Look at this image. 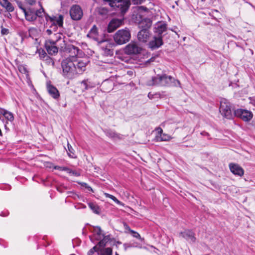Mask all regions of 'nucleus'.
I'll use <instances>...</instances> for the list:
<instances>
[{"label":"nucleus","mask_w":255,"mask_h":255,"mask_svg":"<svg viewBox=\"0 0 255 255\" xmlns=\"http://www.w3.org/2000/svg\"><path fill=\"white\" fill-rule=\"evenodd\" d=\"M147 85H160L162 86H180V82L170 76H167L166 74L162 75H158L156 77L152 78V80L147 83Z\"/></svg>","instance_id":"nucleus-1"},{"label":"nucleus","mask_w":255,"mask_h":255,"mask_svg":"<svg viewBox=\"0 0 255 255\" xmlns=\"http://www.w3.org/2000/svg\"><path fill=\"white\" fill-rule=\"evenodd\" d=\"M62 75L68 79H73L76 76V72L73 55L64 59L61 62Z\"/></svg>","instance_id":"nucleus-2"},{"label":"nucleus","mask_w":255,"mask_h":255,"mask_svg":"<svg viewBox=\"0 0 255 255\" xmlns=\"http://www.w3.org/2000/svg\"><path fill=\"white\" fill-rule=\"evenodd\" d=\"M67 49L69 50V52L73 53V60L74 61L76 75L81 74L86 70L88 61L86 60H76V56L81 52V50L77 47L71 45L68 46Z\"/></svg>","instance_id":"nucleus-3"},{"label":"nucleus","mask_w":255,"mask_h":255,"mask_svg":"<svg viewBox=\"0 0 255 255\" xmlns=\"http://www.w3.org/2000/svg\"><path fill=\"white\" fill-rule=\"evenodd\" d=\"M39 5L41 8L39 9L35 10L33 8H29L27 9H23V12L24 13L25 18L26 20L32 22L35 21L37 17H42L44 13V9L42 7L40 2Z\"/></svg>","instance_id":"nucleus-4"},{"label":"nucleus","mask_w":255,"mask_h":255,"mask_svg":"<svg viewBox=\"0 0 255 255\" xmlns=\"http://www.w3.org/2000/svg\"><path fill=\"white\" fill-rule=\"evenodd\" d=\"M130 33L128 29L119 30L114 35V39L116 43L122 45L128 42L130 39Z\"/></svg>","instance_id":"nucleus-5"},{"label":"nucleus","mask_w":255,"mask_h":255,"mask_svg":"<svg viewBox=\"0 0 255 255\" xmlns=\"http://www.w3.org/2000/svg\"><path fill=\"white\" fill-rule=\"evenodd\" d=\"M143 50L141 43L136 41H131L124 49V53L127 55H134L140 53Z\"/></svg>","instance_id":"nucleus-6"},{"label":"nucleus","mask_w":255,"mask_h":255,"mask_svg":"<svg viewBox=\"0 0 255 255\" xmlns=\"http://www.w3.org/2000/svg\"><path fill=\"white\" fill-rule=\"evenodd\" d=\"M231 108V105L227 99H222L220 102V112L223 116L228 119H232L234 114L232 113Z\"/></svg>","instance_id":"nucleus-7"},{"label":"nucleus","mask_w":255,"mask_h":255,"mask_svg":"<svg viewBox=\"0 0 255 255\" xmlns=\"http://www.w3.org/2000/svg\"><path fill=\"white\" fill-rule=\"evenodd\" d=\"M109 2L111 7H117L122 13L126 12L128 9L130 5V0H104Z\"/></svg>","instance_id":"nucleus-8"},{"label":"nucleus","mask_w":255,"mask_h":255,"mask_svg":"<svg viewBox=\"0 0 255 255\" xmlns=\"http://www.w3.org/2000/svg\"><path fill=\"white\" fill-rule=\"evenodd\" d=\"M103 54L106 56H112L113 55V48L115 44L113 42L108 40L99 41Z\"/></svg>","instance_id":"nucleus-9"},{"label":"nucleus","mask_w":255,"mask_h":255,"mask_svg":"<svg viewBox=\"0 0 255 255\" xmlns=\"http://www.w3.org/2000/svg\"><path fill=\"white\" fill-rule=\"evenodd\" d=\"M69 13L71 19L76 21L80 20L83 15L81 7L77 4L73 5L71 7Z\"/></svg>","instance_id":"nucleus-10"},{"label":"nucleus","mask_w":255,"mask_h":255,"mask_svg":"<svg viewBox=\"0 0 255 255\" xmlns=\"http://www.w3.org/2000/svg\"><path fill=\"white\" fill-rule=\"evenodd\" d=\"M234 115L246 122L250 121L253 118V114L251 112L241 109L235 110Z\"/></svg>","instance_id":"nucleus-11"},{"label":"nucleus","mask_w":255,"mask_h":255,"mask_svg":"<svg viewBox=\"0 0 255 255\" xmlns=\"http://www.w3.org/2000/svg\"><path fill=\"white\" fill-rule=\"evenodd\" d=\"M162 38L161 36L158 37L154 36L148 43V46L152 50L158 48L163 44Z\"/></svg>","instance_id":"nucleus-12"},{"label":"nucleus","mask_w":255,"mask_h":255,"mask_svg":"<svg viewBox=\"0 0 255 255\" xmlns=\"http://www.w3.org/2000/svg\"><path fill=\"white\" fill-rule=\"evenodd\" d=\"M167 29V24L163 21H158L157 22L154 27V31L158 35H161L164 32H165Z\"/></svg>","instance_id":"nucleus-13"},{"label":"nucleus","mask_w":255,"mask_h":255,"mask_svg":"<svg viewBox=\"0 0 255 255\" xmlns=\"http://www.w3.org/2000/svg\"><path fill=\"white\" fill-rule=\"evenodd\" d=\"M135 10L134 11V14L133 16H135V22L138 23H140L143 21V18L142 13L143 11V6H137L135 7Z\"/></svg>","instance_id":"nucleus-14"},{"label":"nucleus","mask_w":255,"mask_h":255,"mask_svg":"<svg viewBox=\"0 0 255 255\" xmlns=\"http://www.w3.org/2000/svg\"><path fill=\"white\" fill-rule=\"evenodd\" d=\"M47 90L48 94L53 99L57 100L60 97V93L57 89L50 83L47 84Z\"/></svg>","instance_id":"nucleus-15"},{"label":"nucleus","mask_w":255,"mask_h":255,"mask_svg":"<svg viewBox=\"0 0 255 255\" xmlns=\"http://www.w3.org/2000/svg\"><path fill=\"white\" fill-rule=\"evenodd\" d=\"M122 23V20L119 19H113L109 23L107 31L111 33L118 28Z\"/></svg>","instance_id":"nucleus-16"},{"label":"nucleus","mask_w":255,"mask_h":255,"mask_svg":"<svg viewBox=\"0 0 255 255\" xmlns=\"http://www.w3.org/2000/svg\"><path fill=\"white\" fill-rule=\"evenodd\" d=\"M231 171L235 175L242 176L244 174L243 169L239 165L234 163L229 164Z\"/></svg>","instance_id":"nucleus-17"},{"label":"nucleus","mask_w":255,"mask_h":255,"mask_svg":"<svg viewBox=\"0 0 255 255\" xmlns=\"http://www.w3.org/2000/svg\"><path fill=\"white\" fill-rule=\"evenodd\" d=\"M181 236L185 238L190 243H193L196 241V238L194 233L190 230H186L183 232L180 233Z\"/></svg>","instance_id":"nucleus-18"},{"label":"nucleus","mask_w":255,"mask_h":255,"mask_svg":"<svg viewBox=\"0 0 255 255\" xmlns=\"http://www.w3.org/2000/svg\"><path fill=\"white\" fill-rule=\"evenodd\" d=\"M156 130L158 132L157 138L158 140L160 141H168L172 138L171 136L167 134L162 133V129L160 128H156Z\"/></svg>","instance_id":"nucleus-19"},{"label":"nucleus","mask_w":255,"mask_h":255,"mask_svg":"<svg viewBox=\"0 0 255 255\" xmlns=\"http://www.w3.org/2000/svg\"><path fill=\"white\" fill-rule=\"evenodd\" d=\"M87 36V37L99 42L98 28L95 25L93 26Z\"/></svg>","instance_id":"nucleus-20"},{"label":"nucleus","mask_w":255,"mask_h":255,"mask_svg":"<svg viewBox=\"0 0 255 255\" xmlns=\"http://www.w3.org/2000/svg\"><path fill=\"white\" fill-rule=\"evenodd\" d=\"M0 4L8 12H12L14 8L8 0H0Z\"/></svg>","instance_id":"nucleus-21"},{"label":"nucleus","mask_w":255,"mask_h":255,"mask_svg":"<svg viewBox=\"0 0 255 255\" xmlns=\"http://www.w3.org/2000/svg\"><path fill=\"white\" fill-rule=\"evenodd\" d=\"M92 232L93 233V237L96 240L99 241L102 239V236H104L102 233V231L99 227H94Z\"/></svg>","instance_id":"nucleus-22"},{"label":"nucleus","mask_w":255,"mask_h":255,"mask_svg":"<svg viewBox=\"0 0 255 255\" xmlns=\"http://www.w3.org/2000/svg\"><path fill=\"white\" fill-rule=\"evenodd\" d=\"M0 113L4 116L5 119L10 122H12L14 120V116L12 113L1 109Z\"/></svg>","instance_id":"nucleus-23"},{"label":"nucleus","mask_w":255,"mask_h":255,"mask_svg":"<svg viewBox=\"0 0 255 255\" xmlns=\"http://www.w3.org/2000/svg\"><path fill=\"white\" fill-rule=\"evenodd\" d=\"M63 18L64 17L62 15L60 14L58 16L57 18L55 20V26L53 27V29L55 31L57 29V26L62 27L63 24Z\"/></svg>","instance_id":"nucleus-24"},{"label":"nucleus","mask_w":255,"mask_h":255,"mask_svg":"<svg viewBox=\"0 0 255 255\" xmlns=\"http://www.w3.org/2000/svg\"><path fill=\"white\" fill-rule=\"evenodd\" d=\"M102 237H103V239H101L98 244V246H99V247H104L110 240V237L109 235H104Z\"/></svg>","instance_id":"nucleus-25"},{"label":"nucleus","mask_w":255,"mask_h":255,"mask_svg":"<svg viewBox=\"0 0 255 255\" xmlns=\"http://www.w3.org/2000/svg\"><path fill=\"white\" fill-rule=\"evenodd\" d=\"M81 86L83 91L87 90L88 89L94 87L88 80H84L82 81L81 83Z\"/></svg>","instance_id":"nucleus-26"},{"label":"nucleus","mask_w":255,"mask_h":255,"mask_svg":"<svg viewBox=\"0 0 255 255\" xmlns=\"http://www.w3.org/2000/svg\"><path fill=\"white\" fill-rule=\"evenodd\" d=\"M45 47L48 53L50 55L56 54L58 51V48L56 46H46Z\"/></svg>","instance_id":"nucleus-27"},{"label":"nucleus","mask_w":255,"mask_h":255,"mask_svg":"<svg viewBox=\"0 0 255 255\" xmlns=\"http://www.w3.org/2000/svg\"><path fill=\"white\" fill-rule=\"evenodd\" d=\"M88 206L94 213L97 214H100L101 210L98 205L93 202H90L88 203Z\"/></svg>","instance_id":"nucleus-28"},{"label":"nucleus","mask_w":255,"mask_h":255,"mask_svg":"<svg viewBox=\"0 0 255 255\" xmlns=\"http://www.w3.org/2000/svg\"><path fill=\"white\" fill-rule=\"evenodd\" d=\"M106 135L108 137H109L110 138H114V139H116V138L120 139L121 138V134L116 132L115 131H113V130H108L107 131Z\"/></svg>","instance_id":"nucleus-29"},{"label":"nucleus","mask_w":255,"mask_h":255,"mask_svg":"<svg viewBox=\"0 0 255 255\" xmlns=\"http://www.w3.org/2000/svg\"><path fill=\"white\" fill-rule=\"evenodd\" d=\"M67 147H68V150H67V151L68 156L72 158L75 157L76 156H75V154L74 153L75 151H74V149L72 148L71 145L68 142L67 143Z\"/></svg>","instance_id":"nucleus-30"},{"label":"nucleus","mask_w":255,"mask_h":255,"mask_svg":"<svg viewBox=\"0 0 255 255\" xmlns=\"http://www.w3.org/2000/svg\"><path fill=\"white\" fill-rule=\"evenodd\" d=\"M134 41L137 42L138 43H141L142 46L143 44V30L141 29L137 34V39Z\"/></svg>","instance_id":"nucleus-31"},{"label":"nucleus","mask_w":255,"mask_h":255,"mask_svg":"<svg viewBox=\"0 0 255 255\" xmlns=\"http://www.w3.org/2000/svg\"><path fill=\"white\" fill-rule=\"evenodd\" d=\"M58 16H50L49 15H47L46 16V20L48 21V20L51 23V25L50 26V28L53 27V26H55V20L57 18Z\"/></svg>","instance_id":"nucleus-32"},{"label":"nucleus","mask_w":255,"mask_h":255,"mask_svg":"<svg viewBox=\"0 0 255 255\" xmlns=\"http://www.w3.org/2000/svg\"><path fill=\"white\" fill-rule=\"evenodd\" d=\"M151 25L152 20L150 18L144 19V35L147 36L145 34L146 32V29L150 27Z\"/></svg>","instance_id":"nucleus-33"},{"label":"nucleus","mask_w":255,"mask_h":255,"mask_svg":"<svg viewBox=\"0 0 255 255\" xmlns=\"http://www.w3.org/2000/svg\"><path fill=\"white\" fill-rule=\"evenodd\" d=\"M112 249L111 248H107L101 251L100 255H112Z\"/></svg>","instance_id":"nucleus-34"},{"label":"nucleus","mask_w":255,"mask_h":255,"mask_svg":"<svg viewBox=\"0 0 255 255\" xmlns=\"http://www.w3.org/2000/svg\"><path fill=\"white\" fill-rule=\"evenodd\" d=\"M37 52L39 54V57L41 59L43 60L44 58H45L47 54L46 52L44 50V49L42 48H40L37 50Z\"/></svg>","instance_id":"nucleus-35"},{"label":"nucleus","mask_w":255,"mask_h":255,"mask_svg":"<svg viewBox=\"0 0 255 255\" xmlns=\"http://www.w3.org/2000/svg\"><path fill=\"white\" fill-rule=\"evenodd\" d=\"M43 60L45 61V62L48 65H52L53 66L54 65V61L53 59L48 55L44 58Z\"/></svg>","instance_id":"nucleus-36"},{"label":"nucleus","mask_w":255,"mask_h":255,"mask_svg":"<svg viewBox=\"0 0 255 255\" xmlns=\"http://www.w3.org/2000/svg\"><path fill=\"white\" fill-rule=\"evenodd\" d=\"M105 195L106 196V197H108V198L111 199L115 202L118 203V204H121V202L120 201H119L114 196L111 195L110 194H108V193H105Z\"/></svg>","instance_id":"nucleus-37"},{"label":"nucleus","mask_w":255,"mask_h":255,"mask_svg":"<svg viewBox=\"0 0 255 255\" xmlns=\"http://www.w3.org/2000/svg\"><path fill=\"white\" fill-rule=\"evenodd\" d=\"M108 10L105 7H101L98 9V13L102 15H106L108 14Z\"/></svg>","instance_id":"nucleus-38"},{"label":"nucleus","mask_w":255,"mask_h":255,"mask_svg":"<svg viewBox=\"0 0 255 255\" xmlns=\"http://www.w3.org/2000/svg\"><path fill=\"white\" fill-rule=\"evenodd\" d=\"M56 41L54 39H49L46 40L45 43V46H55Z\"/></svg>","instance_id":"nucleus-39"},{"label":"nucleus","mask_w":255,"mask_h":255,"mask_svg":"<svg viewBox=\"0 0 255 255\" xmlns=\"http://www.w3.org/2000/svg\"><path fill=\"white\" fill-rule=\"evenodd\" d=\"M99 251V247L97 246H95L88 252V255H92L95 252H98Z\"/></svg>","instance_id":"nucleus-40"},{"label":"nucleus","mask_w":255,"mask_h":255,"mask_svg":"<svg viewBox=\"0 0 255 255\" xmlns=\"http://www.w3.org/2000/svg\"><path fill=\"white\" fill-rule=\"evenodd\" d=\"M54 40L56 42H58L59 40L62 39V37L63 36V34L61 33H57L54 34Z\"/></svg>","instance_id":"nucleus-41"},{"label":"nucleus","mask_w":255,"mask_h":255,"mask_svg":"<svg viewBox=\"0 0 255 255\" xmlns=\"http://www.w3.org/2000/svg\"><path fill=\"white\" fill-rule=\"evenodd\" d=\"M18 69L19 71L22 73L26 74V73H27V70L26 68L23 66H19Z\"/></svg>","instance_id":"nucleus-42"},{"label":"nucleus","mask_w":255,"mask_h":255,"mask_svg":"<svg viewBox=\"0 0 255 255\" xmlns=\"http://www.w3.org/2000/svg\"><path fill=\"white\" fill-rule=\"evenodd\" d=\"M9 33V30L1 26V33L2 35H7Z\"/></svg>","instance_id":"nucleus-43"},{"label":"nucleus","mask_w":255,"mask_h":255,"mask_svg":"<svg viewBox=\"0 0 255 255\" xmlns=\"http://www.w3.org/2000/svg\"><path fill=\"white\" fill-rule=\"evenodd\" d=\"M54 169L59 170L60 171H67L68 169L65 167H61L59 166H55Z\"/></svg>","instance_id":"nucleus-44"},{"label":"nucleus","mask_w":255,"mask_h":255,"mask_svg":"<svg viewBox=\"0 0 255 255\" xmlns=\"http://www.w3.org/2000/svg\"><path fill=\"white\" fill-rule=\"evenodd\" d=\"M123 225H124V229H125V230L126 231L129 232L131 233V231H132V230L130 229L129 227L126 223L124 222Z\"/></svg>","instance_id":"nucleus-45"},{"label":"nucleus","mask_w":255,"mask_h":255,"mask_svg":"<svg viewBox=\"0 0 255 255\" xmlns=\"http://www.w3.org/2000/svg\"><path fill=\"white\" fill-rule=\"evenodd\" d=\"M81 185L83 187H85L86 188H87L89 191H93V190L92 188L89 186L87 183H82Z\"/></svg>","instance_id":"nucleus-46"},{"label":"nucleus","mask_w":255,"mask_h":255,"mask_svg":"<svg viewBox=\"0 0 255 255\" xmlns=\"http://www.w3.org/2000/svg\"><path fill=\"white\" fill-rule=\"evenodd\" d=\"M131 233L132 234V236L136 238H139L140 237L139 234L136 232L131 231Z\"/></svg>","instance_id":"nucleus-47"},{"label":"nucleus","mask_w":255,"mask_h":255,"mask_svg":"<svg viewBox=\"0 0 255 255\" xmlns=\"http://www.w3.org/2000/svg\"><path fill=\"white\" fill-rule=\"evenodd\" d=\"M26 2L29 5H33L36 3V0H25Z\"/></svg>","instance_id":"nucleus-48"},{"label":"nucleus","mask_w":255,"mask_h":255,"mask_svg":"<svg viewBox=\"0 0 255 255\" xmlns=\"http://www.w3.org/2000/svg\"><path fill=\"white\" fill-rule=\"evenodd\" d=\"M134 4H138L141 3L142 0H131Z\"/></svg>","instance_id":"nucleus-49"},{"label":"nucleus","mask_w":255,"mask_h":255,"mask_svg":"<svg viewBox=\"0 0 255 255\" xmlns=\"http://www.w3.org/2000/svg\"><path fill=\"white\" fill-rule=\"evenodd\" d=\"M154 59L153 58H151L150 59L147 60L145 63H144V65H146V64L149 63L150 62L153 61Z\"/></svg>","instance_id":"nucleus-50"},{"label":"nucleus","mask_w":255,"mask_h":255,"mask_svg":"<svg viewBox=\"0 0 255 255\" xmlns=\"http://www.w3.org/2000/svg\"><path fill=\"white\" fill-rule=\"evenodd\" d=\"M154 96H157V94H155V95H154L153 94H152L151 93H149L148 95V97L149 99L153 98Z\"/></svg>","instance_id":"nucleus-51"},{"label":"nucleus","mask_w":255,"mask_h":255,"mask_svg":"<svg viewBox=\"0 0 255 255\" xmlns=\"http://www.w3.org/2000/svg\"><path fill=\"white\" fill-rule=\"evenodd\" d=\"M46 32L48 35H50L52 34V30L48 29L46 30Z\"/></svg>","instance_id":"nucleus-52"},{"label":"nucleus","mask_w":255,"mask_h":255,"mask_svg":"<svg viewBox=\"0 0 255 255\" xmlns=\"http://www.w3.org/2000/svg\"><path fill=\"white\" fill-rule=\"evenodd\" d=\"M201 134L203 135H204V136H206V135H208V133L206 132H202L201 133Z\"/></svg>","instance_id":"nucleus-53"},{"label":"nucleus","mask_w":255,"mask_h":255,"mask_svg":"<svg viewBox=\"0 0 255 255\" xmlns=\"http://www.w3.org/2000/svg\"><path fill=\"white\" fill-rule=\"evenodd\" d=\"M19 7L23 11V9H26L24 7H22L21 5H19Z\"/></svg>","instance_id":"nucleus-54"},{"label":"nucleus","mask_w":255,"mask_h":255,"mask_svg":"<svg viewBox=\"0 0 255 255\" xmlns=\"http://www.w3.org/2000/svg\"><path fill=\"white\" fill-rule=\"evenodd\" d=\"M144 13L145 12H148V10H147V8L146 7H144Z\"/></svg>","instance_id":"nucleus-55"},{"label":"nucleus","mask_w":255,"mask_h":255,"mask_svg":"<svg viewBox=\"0 0 255 255\" xmlns=\"http://www.w3.org/2000/svg\"><path fill=\"white\" fill-rule=\"evenodd\" d=\"M253 102L254 105H255V97L254 99V100H253Z\"/></svg>","instance_id":"nucleus-56"},{"label":"nucleus","mask_w":255,"mask_h":255,"mask_svg":"<svg viewBox=\"0 0 255 255\" xmlns=\"http://www.w3.org/2000/svg\"><path fill=\"white\" fill-rule=\"evenodd\" d=\"M2 133L1 129H0V136H2Z\"/></svg>","instance_id":"nucleus-57"},{"label":"nucleus","mask_w":255,"mask_h":255,"mask_svg":"<svg viewBox=\"0 0 255 255\" xmlns=\"http://www.w3.org/2000/svg\"><path fill=\"white\" fill-rule=\"evenodd\" d=\"M152 9H151V10H150L149 12H150V13H151L152 15H153V12L152 11Z\"/></svg>","instance_id":"nucleus-58"},{"label":"nucleus","mask_w":255,"mask_h":255,"mask_svg":"<svg viewBox=\"0 0 255 255\" xmlns=\"http://www.w3.org/2000/svg\"><path fill=\"white\" fill-rule=\"evenodd\" d=\"M90 240H91V241L93 242V238H92V237H91V236H90Z\"/></svg>","instance_id":"nucleus-59"},{"label":"nucleus","mask_w":255,"mask_h":255,"mask_svg":"<svg viewBox=\"0 0 255 255\" xmlns=\"http://www.w3.org/2000/svg\"><path fill=\"white\" fill-rule=\"evenodd\" d=\"M7 124V122H6L5 124V128H6V124Z\"/></svg>","instance_id":"nucleus-60"},{"label":"nucleus","mask_w":255,"mask_h":255,"mask_svg":"<svg viewBox=\"0 0 255 255\" xmlns=\"http://www.w3.org/2000/svg\"><path fill=\"white\" fill-rule=\"evenodd\" d=\"M115 255H119V254L117 253H116Z\"/></svg>","instance_id":"nucleus-61"},{"label":"nucleus","mask_w":255,"mask_h":255,"mask_svg":"<svg viewBox=\"0 0 255 255\" xmlns=\"http://www.w3.org/2000/svg\"><path fill=\"white\" fill-rule=\"evenodd\" d=\"M1 9L0 8V12H1Z\"/></svg>","instance_id":"nucleus-62"},{"label":"nucleus","mask_w":255,"mask_h":255,"mask_svg":"<svg viewBox=\"0 0 255 255\" xmlns=\"http://www.w3.org/2000/svg\"><path fill=\"white\" fill-rule=\"evenodd\" d=\"M0 120H1V117L0 116Z\"/></svg>","instance_id":"nucleus-63"}]
</instances>
